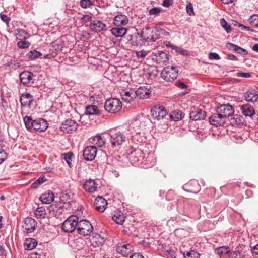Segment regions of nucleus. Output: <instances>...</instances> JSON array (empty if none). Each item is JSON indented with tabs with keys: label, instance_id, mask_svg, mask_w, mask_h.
Returning <instances> with one entry per match:
<instances>
[{
	"label": "nucleus",
	"instance_id": "1",
	"mask_svg": "<svg viewBox=\"0 0 258 258\" xmlns=\"http://www.w3.org/2000/svg\"><path fill=\"white\" fill-rule=\"evenodd\" d=\"M23 120L26 128L30 131L33 130L42 132L46 130L48 126L47 121L41 118L33 119L31 116H26Z\"/></svg>",
	"mask_w": 258,
	"mask_h": 258
},
{
	"label": "nucleus",
	"instance_id": "2",
	"mask_svg": "<svg viewBox=\"0 0 258 258\" xmlns=\"http://www.w3.org/2000/svg\"><path fill=\"white\" fill-rule=\"evenodd\" d=\"M78 220V217L76 216L72 215L69 217L62 223V229L67 233L73 232L76 228L77 229Z\"/></svg>",
	"mask_w": 258,
	"mask_h": 258
},
{
	"label": "nucleus",
	"instance_id": "3",
	"mask_svg": "<svg viewBox=\"0 0 258 258\" xmlns=\"http://www.w3.org/2000/svg\"><path fill=\"white\" fill-rule=\"evenodd\" d=\"M122 103L118 99L111 98L106 100L104 104V108L108 112L115 113L120 110Z\"/></svg>",
	"mask_w": 258,
	"mask_h": 258
},
{
	"label": "nucleus",
	"instance_id": "4",
	"mask_svg": "<svg viewBox=\"0 0 258 258\" xmlns=\"http://www.w3.org/2000/svg\"><path fill=\"white\" fill-rule=\"evenodd\" d=\"M161 75L162 78L167 82H171L176 79L178 76V71L174 66H168L163 69Z\"/></svg>",
	"mask_w": 258,
	"mask_h": 258
},
{
	"label": "nucleus",
	"instance_id": "5",
	"mask_svg": "<svg viewBox=\"0 0 258 258\" xmlns=\"http://www.w3.org/2000/svg\"><path fill=\"white\" fill-rule=\"evenodd\" d=\"M77 231L81 235H88L92 232L93 227L88 221L82 220L78 223Z\"/></svg>",
	"mask_w": 258,
	"mask_h": 258
},
{
	"label": "nucleus",
	"instance_id": "6",
	"mask_svg": "<svg viewBox=\"0 0 258 258\" xmlns=\"http://www.w3.org/2000/svg\"><path fill=\"white\" fill-rule=\"evenodd\" d=\"M78 126V124L75 120L67 119L62 122L60 129L64 133H72L77 130Z\"/></svg>",
	"mask_w": 258,
	"mask_h": 258
},
{
	"label": "nucleus",
	"instance_id": "7",
	"mask_svg": "<svg viewBox=\"0 0 258 258\" xmlns=\"http://www.w3.org/2000/svg\"><path fill=\"white\" fill-rule=\"evenodd\" d=\"M37 226V222L31 217H27L23 221L22 225L23 231L26 233L33 232Z\"/></svg>",
	"mask_w": 258,
	"mask_h": 258
},
{
	"label": "nucleus",
	"instance_id": "8",
	"mask_svg": "<svg viewBox=\"0 0 258 258\" xmlns=\"http://www.w3.org/2000/svg\"><path fill=\"white\" fill-rule=\"evenodd\" d=\"M126 136L120 132L110 134V142L113 147L120 146L125 142Z\"/></svg>",
	"mask_w": 258,
	"mask_h": 258
},
{
	"label": "nucleus",
	"instance_id": "9",
	"mask_svg": "<svg viewBox=\"0 0 258 258\" xmlns=\"http://www.w3.org/2000/svg\"><path fill=\"white\" fill-rule=\"evenodd\" d=\"M216 111L222 115L223 118L225 120L226 118L232 116L234 112L232 106L228 104L222 105L217 107Z\"/></svg>",
	"mask_w": 258,
	"mask_h": 258
},
{
	"label": "nucleus",
	"instance_id": "10",
	"mask_svg": "<svg viewBox=\"0 0 258 258\" xmlns=\"http://www.w3.org/2000/svg\"><path fill=\"white\" fill-rule=\"evenodd\" d=\"M151 114L154 119L159 120L166 116L167 112L163 107L154 106L151 110Z\"/></svg>",
	"mask_w": 258,
	"mask_h": 258
},
{
	"label": "nucleus",
	"instance_id": "11",
	"mask_svg": "<svg viewBox=\"0 0 258 258\" xmlns=\"http://www.w3.org/2000/svg\"><path fill=\"white\" fill-rule=\"evenodd\" d=\"M34 75L29 71H24L20 74L19 77L21 82L26 86H31L34 83Z\"/></svg>",
	"mask_w": 258,
	"mask_h": 258
},
{
	"label": "nucleus",
	"instance_id": "12",
	"mask_svg": "<svg viewBox=\"0 0 258 258\" xmlns=\"http://www.w3.org/2000/svg\"><path fill=\"white\" fill-rule=\"evenodd\" d=\"M97 148L95 146H89L85 148L83 152V157L85 160L92 161L96 157Z\"/></svg>",
	"mask_w": 258,
	"mask_h": 258
},
{
	"label": "nucleus",
	"instance_id": "13",
	"mask_svg": "<svg viewBox=\"0 0 258 258\" xmlns=\"http://www.w3.org/2000/svg\"><path fill=\"white\" fill-rule=\"evenodd\" d=\"M152 59L157 63L166 62L168 60V55L166 52L157 50L152 54Z\"/></svg>",
	"mask_w": 258,
	"mask_h": 258
},
{
	"label": "nucleus",
	"instance_id": "14",
	"mask_svg": "<svg viewBox=\"0 0 258 258\" xmlns=\"http://www.w3.org/2000/svg\"><path fill=\"white\" fill-rule=\"evenodd\" d=\"M210 123L215 126H222L225 122L222 115L216 111V113L210 116L209 118Z\"/></svg>",
	"mask_w": 258,
	"mask_h": 258
},
{
	"label": "nucleus",
	"instance_id": "15",
	"mask_svg": "<svg viewBox=\"0 0 258 258\" xmlns=\"http://www.w3.org/2000/svg\"><path fill=\"white\" fill-rule=\"evenodd\" d=\"M94 207L99 212L105 211L107 205V201L102 197H97L94 201Z\"/></svg>",
	"mask_w": 258,
	"mask_h": 258
},
{
	"label": "nucleus",
	"instance_id": "16",
	"mask_svg": "<svg viewBox=\"0 0 258 258\" xmlns=\"http://www.w3.org/2000/svg\"><path fill=\"white\" fill-rule=\"evenodd\" d=\"M90 28L92 31L95 32H98L106 30V26L101 21L94 20L91 22Z\"/></svg>",
	"mask_w": 258,
	"mask_h": 258
},
{
	"label": "nucleus",
	"instance_id": "17",
	"mask_svg": "<svg viewBox=\"0 0 258 258\" xmlns=\"http://www.w3.org/2000/svg\"><path fill=\"white\" fill-rule=\"evenodd\" d=\"M128 23V19L125 15L119 14L115 16L113 18V24L114 25L119 26H124Z\"/></svg>",
	"mask_w": 258,
	"mask_h": 258
},
{
	"label": "nucleus",
	"instance_id": "18",
	"mask_svg": "<svg viewBox=\"0 0 258 258\" xmlns=\"http://www.w3.org/2000/svg\"><path fill=\"white\" fill-rule=\"evenodd\" d=\"M206 116V112L201 109H194L190 113V118L195 121L203 120Z\"/></svg>",
	"mask_w": 258,
	"mask_h": 258
},
{
	"label": "nucleus",
	"instance_id": "19",
	"mask_svg": "<svg viewBox=\"0 0 258 258\" xmlns=\"http://www.w3.org/2000/svg\"><path fill=\"white\" fill-rule=\"evenodd\" d=\"M121 96L123 101L130 102L136 97V94L134 90H122L120 93Z\"/></svg>",
	"mask_w": 258,
	"mask_h": 258
},
{
	"label": "nucleus",
	"instance_id": "20",
	"mask_svg": "<svg viewBox=\"0 0 258 258\" xmlns=\"http://www.w3.org/2000/svg\"><path fill=\"white\" fill-rule=\"evenodd\" d=\"M97 184L95 180L89 179L86 181L83 184L84 190L89 193H94L96 191Z\"/></svg>",
	"mask_w": 258,
	"mask_h": 258
},
{
	"label": "nucleus",
	"instance_id": "21",
	"mask_svg": "<svg viewBox=\"0 0 258 258\" xmlns=\"http://www.w3.org/2000/svg\"><path fill=\"white\" fill-rule=\"evenodd\" d=\"M226 46L229 50L234 51L244 56L248 54V52L246 49L233 43H227Z\"/></svg>",
	"mask_w": 258,
	"mask_h": 258
},
{
	"label": "nucleus",
	"instance_id": "22",
	"mask_svg": "<svg viewBox=\"0 0 258 258\" xmlns=\"http://www.w3.org/2000/svg\"><path fill=\"white\" fill-rule=\"evenodd\" d=\"M135 91L136 97H139L140 99L148 98L151 93V91L145 86L140 87Z\"/></svg>",
	"mask_w": 258,
	"mask_h": 258
},
{
	"label": "nucleus",
	"instance_id": "23",
	"mask_svg": "<svg viewBox=\"0 0 258 258\" xmlns=\"http://www.w3.org/2000/svg\"><path fill=\"white\" fill-rule=\"evenodd\" d=\"M244 98L249 102H256L258 99V91L253 89L247 91L244 94Z\"/></svg>",
	"mask_w": 258,
	"mask_h": 258
},
{
	"label": "nucleus",
	"instance_id": "24",
	"mask_svg": "<svg viewBox=\"0 0 258 258\" xmlns=\"http://www.w3.org/2000/svg\"><path fill=\"white\" fill-rule=\"evenodd\" d=\"M131 247L129 244L118 243L116 246V251L124 256L128 255L131 253Z\"/></svg>",
	"mask_w": 258,
	"mask_h": 258
},
{
	"label": "nucleus",
	"instance_id": "25",
	"mask_svg": "<svg viewBox=\"0 0 258 258\" xmlns=\"http://www.w3.org/2000/svg\"><path fill=\"white\" fill-rule=\"evenodd\" d=\"M40 200L43 204H49L54 200V196L52 191L49 190L41 195Z\"/></svg>",
	"mask_w": 258,
	"mask_h": 258
},
{
	"label": "nucleus",
	"instance_id": "26",
	"mask_svg": "<svg viewBox=\"0 0 258 258\" xmlns=\"http://www.w3.org/2000/svg\"><path fill=\"white\" fill-rule=\"evenodd\" d=\"M33 101V96L28 93L23 94L20 99L22 106H30Z\"/></svg>",
	"mask_w": 258,
	"mask_h": 258
},
{
	"label": "nucleus",
	"instance_id": "27",
	"mask_svg": "<svg viewBox=\"0 0 258 258\" xmlns=\"http://www.w3.org/2000/svg\"><path fill=\"white\" fill-rule=\"evenodd\" d=\"M241 110L242 114L245 116L252 117L255 114L253 107L248 104L242 105Z\"/></svg>",
	"mask_w": 258,
	"mask_h": 258
},
{
	"label": "nucleus",
	"instance_id": "28",
	"mask_svg": "<svg viewBox=\"0 0 258 258\" xmlns=\"http://www.w3.org/2000/svg\"><path fill=\"white\" fill-rule=\"evenodd\" d=\"M112 35L116 37H122L124 36L127 32V29L121 26L114 27L111 30Z\"/></svg>",
	"mask_w": 258,
	"mask_h": 258
},
{
	"label": "nucleus",
	"instance_id": "29",
	"mask_svg": "<svg viewBox=\"0 0 258 258\" xmlns=\"http://www.w3.org/2000/svg\"><path fill=\"white\" fill-rule=\"evenodd\" d=\"M90 142L92 144L97 145L100 147L103 146L106 143L105 138L100 135H97L92 137L91 139Z\"/></svg>",
	"mask_w": 258,
	"mask_h": 258
},
{
	"label": "nucleus",
	"instance_id": "30",
	"mask_svg": "<svg viewBox=\"0 0 258 258\" xmlns=\"http://www.w3.org/2000/svg\"><path fill=\"white\" fill-rule=\"evenodd\" d=\"M90 240L92 244H95L98 246L103 245L105 242L104 237L97 233L93 234L90 238Z\"/></svg>",
	"mask_w": 258,
	"mask_h": 258
},
{
	"label": "nucleus",
	"instance_id": "31",
	"mask_svg": "<svg viewBox=\"0 0 258 258\" xmlns=\"http://www.w3.org/2000/svg\"><path fill=\"white\" fill-rule=\"evenodd\" d=\"M34 216L37 219H43L45 218L46 215V212L45 208L43 207H38L34 212Z\"/></svg>",
	"mask_w": 258,
	"mask_h": 258
},
{
	"label": "nucleus",
	"instance_id": "32",
	"mask_svg": "<svg viewBox=\"0 0 258 258\" xmlns=\"http://www.w3.org/2000/svg\"><path fill=\"white\" fill-rule=\"evenodd\" d=\"M37 241L33 238L27 239L24 243V247L26 250H31L37 246Z\"/></svg>",
	"mask_w": 258,
	"mask_h": 258
},
{
	"label": "nucleus",
	"instance_id": "33",
	"mask_svg": "<svg viewBox=\"0 0 258 258\" xmlns=\"http://www.w3.org/2000/svg\"><path fill=\"white\" fill-rule=\"evenodd\" d=\"M156 163L155 158L152 155H149L143 162L145 168H148L153 167Z\"/></svg>",
	"mask_w": 258,
	"mask_h": 258
},
{
	"label": "nucleus",
	"instance_id": "34",
	"mask_svg": "<svg viewBox=\"0 0 258 258\" xmlns=\"http://www.w3.org/2000/svg\"><path fill=\"white\" fill-rule=\"evenodd\" d=\"M112 219L118 224H122L125 221V216L120 212H116L112 217Z\"/></svg>",
	"mask_w": 258,
	"mask_h": 258
},
{
	"label": "nucleus",
	"instance_id": "35",
	"mask_svg": "<svg viewBox=\"0 0 258 258\" xmlns=\"http://www.w3.org/2000/svg\"><path fill=\"white\" fill-rule=\"evenodd\" d=\"M184 116V114L183 113L181 110H175L172 111L170 115V118L172 120L175 121H178Z\"/></svg>",
	"mask_w": 258,
	"mask_h": 258
},
{
	"label": "nucleus",
	"instance_id": "36",
	"mask_svg": "<svg viewBox=\"0 0 258 258\" xmlns=\"http://www.w3.org/2000/svg\"><path fill=\"white\" fill-rule=\"evenodd\" d=\"M99 113V109L96 105H90L86 107L85 113L88 115H96Z\"/></svg>",
	"mask_w": 258,
	"mask_h": 258
},
{
	"label": "nucleus",
	"instance_id": "37",
	"mask_svg": "<svg viewBox=\"0 0 258 258\" xmlns=\"http://www.w3.org/2000/svg\"><path fill=\"white\" fill-rule=\"evenodd\" d=\"M41 53L36 50H33L29 51L26 55L27 58L30 60H34L38 58L41 55Z\"/></svg>",
	"mask_w": 258,
	"mask_h": 258
},
{
	"label": "nucleus",
	"instance_id": "38",
	"mask_svg": "<svg viewBox=\"0 0 258 258\" xmlns=\"http://www.w3.org/2000/svg\"><path fill=\"white\" fill-rule=\"evenodd\" d=\"M157 30H155L151 31L149 36L146 37L144 36V39L148 41L155 42L157 39H158V36L157 33Z\"/></svg>",
	"mask_w": 258,
	"mask_h": 258
},
{
	"label": "nucleus",
	"instance_id": "39",
	"mask_svg": "<svg viewBox=\"0 0 258 258\" xmlns=\"http://www.w3.org/2000/svg\"><path fill=\"white\" fill-rule=\"evenodd\" d=\"M220 24L227 33H229L231 32V27L230 25L227 22V21L224 18L221 19Z\"/></svg>",
	"mask_w": 258,
	"mask_h": 258
},
{
	"label": "nucleus",
	"instance_id": "40",
	"mask_svg": "<svg viewBox=\"0 0 258 258\" xmlns=\"http://www.w3.org/2000/svg\"><path fill=\"white\" fill-rule=\"evenodd\" d=\"M46 181L45 176L40 177L36 181L33 183L31 186L33 189L37 188L40 185Z\"/></svg>",
	"mask_w": 258,
	"mask_h": 258
},
{
	"label": "nucleus",
	"instance_id": "41",
	"mask_svg": "<svg viewBox=\"0 0 258 258\" xmlns=\"http://www.w3.org/2000/svg\"><path fill=\"white\" fill-rule=\"evenodd\" d=\"M249 21L251 25L258 27V15L253 14L251 15L249 19Z\"/></svg>",
	"mask_w": 258,
	"mask_h": 258
},
{
	"label": "nucleus",
	"instance_id": "42",
	"mask_svg": "<svg viewBox=\"0 0 258 258\" xmlns=\"http://www.w3.org/2000/svg\"><path fill=\"white\" fill-rule=\"evenodd\" d=\"M198 253L193 250L184 253V257L185 258H198Z\"/></svg>",
	"mask_w": 258,
	"mask_h": 258
},
{
	"label": "nucleus",
	"instance_id": "43",
	"mask_svg": "<svg viewBox=\"0 0 258 258\" xmlns=\"http://www.w3.org/2000/svg\"><path fill=\"white\" fill-rule=\"evenodd\" d=\"M80 5L83 8H87L92 6L93 3L90 0H81Z\"/></svg>",
	"mask_w": 258,
	"mask_h": 258
},
{
	"label": "nucleus",
	"instance_id": "44",
	"mask_svg": "<svg viewBox=\"0 0 258 258\" xmlns=\"http://www.w3.org/2000/svg\"><path fill=\"white\" fill-rule=\"evenodd\" d=\"M30 44L29 42L23 40L17 43V46L21 49L27 48L29 47Z\"/></svg>",
	"mask_w": 258,
	"mask_h": 258
},
{
	"label": "nucleus",
	"instance_id": "45",
	"mask_svg": "<svg viewBox=\"0 0 258 258\" xmlns=\"http://www.w3.org/2000/svg\"><path fill=\"white\" fill-rule=\"evenodd\" d=\"M243 253L239 251L232 252L230 255V258H243Z\"/></svg>",
	"mask_w": 258,
	"mask_h": 258
},
{
	"label": "nucleus",
	"instance_id": "46",
	"mask_svg": "<svg viewBox=\"0 0 258 258\" xmlns=\"http://www.w3.org/2000/svg\"><path fill=\"white\" fill-rule=\"evenodd\" d=\"M70 199V196L66 192H62L60 196V200L63 203H66Z\"/></svg>",
	"mask_w": 258,
	"mask_h": 258
},
{
	"label": "nucleus",
	"instance_id": "47",
	"mask_svg": "<svg viewBox=\"0 0 258 258\" xmlns=\"http://www.w3.org/2000/svg\"><path fill=\"white\" fill-rule=\"evenodd\" d=\"M72 154L71 153H68L63 154V159L65 160L66 162L69 167H71V158H72Z\"/></svg>",
	"mask_w": 258,
	"mask_h": 258
},
{
	"label": "nucleus",
	"instance_id": "48",
	"mask_svg": "<svg viewBox=\"0 0 258 258\" xmlns=\"http://www.w3.org/2000/svg\"><path fill=\"white\" fill-rule=\"evenodd\" d=\"M186 12L189 15L194 14V8L191 3H188L186 7Z\"/></svg>",
	"mask_w": 258,
	"mask_h": 258
},
{
	"label": "nucleus",
	"instance_id": "49",
	"mask_svg": "<svg viewBox=\"0 0 258 258\" xmlns=\"http://www.w3.org/2000/svg\"><path fill=\"white\" fill-rule=\"evenodd\" d=\"M6 158V152L4 150L0 149V164L3 163Z\"/></svg>",
	"mask_w": 258,
	"mask_h": 258
},
{
	"label": "nucleus",
	"instance_id": "50",
	"mask_svg": "<svg viewBox=\"0 0 258 258\" xmlns=\"http://www.w3.org/2000/svg\"><path fill=\"white\" fill-rule=\"evenodd\" d=\"M148 52L146 51H140L136 52L137 56L138 58H144L148 54Z\"/></svg>",
	"mask_w": 258,
	"mask_h": 258
},
{
	"label": "nucleus",
	"instance_id": "51",
	"mask_svg": "<svg viewBox=\"0 0 258 258\" xmlns=\"http://www.w3.org/2000/svg\"><path fill=\"white\" fill-rule=\"evenodd\" d=\"M0 17H1V20L3 22H5L6 24H8L11 20L10 17H9L7 15L4 14L3 13L0 14Z\"/></svg>",
	"mask_w": 258,
	"mask_h": 258
},
{
	"label": "nucleus",
	"instance_id": "52",
	"mask_svg": "<svg viewBox=\"0 0 258 258\" xmlns=\"http://www.w3.org/2000/svg\"><path fill=\"white\" fill-rule=\"evenodd\" d=\"M160 11L161 10L159 8L154 7L150 9L149 12L150 15H156L159 13Z\"/></svg>",
	"mask_w": 258,
	"mask_h": 258
},
{
	"label": "nucleus",
	"instance_id": "53",
	"mask_svg": "<svg viewBox=\"0 0 258 258\" xmlns=\"http://www.w3.org/2000/svg\"><path fill=\"white\" fill-rule=\"evenodd\" d=\"M166 255L168 258H176V254L173 250H167L166 251Z\"/></svg>",
	"mask_w": 258,
	"mask_h": 258
},
{
	"label": "nucleus",
	"instance_id": "54",
	"mask_svg": "<svg viewBox=\"0 0 258 258\" xmlns=\"http://www.w3.org/2000/svg\"><path fill=\"white\" fill-rule=\"evenodd\" d=\"M219 55L216 53H210L209 54V58L210 59H215V60H218L220 59Z\"/></svg>",
	"mask_w": 258,
	"mask_h": 258
},
{
	"label": "nucleus",
	"instance_id": "55",
	"mask_svg": "<svg viewBox=\"0 0 258 258\" xmlns=\"http://www.w3.org/2000/svg\"><path fill=\"white\" fill-rule=\"evenodd\" d=\"M92 17L89 15H85L82 17L83 22L86 23L91 20Z\"/></svg>",
	"mask_w": 258,
	"mask_h": 258
},
{
	"label": "nucleus",
	"instance_id": "56",
	"mask_svg": "<svg viewBox=\"0 0 258 258\" xmlns=\"http://www.w3.org/2000/svg\"><path fill=\"white\" fill-rule=\"evenodd\" d=\"M173 4V0H164L163 6L165 7H169Z\"/></svg>",
	"mask_w": 258,
	"mask_h": 258
},
{
	"label": "nucleus",
	"instance_id": "57",
	"mask_svg": "<svg viewBox=\"0 0 258 258\" xmlns=\"http://www.w3.org/2000/svg\"><path fill=\"white\" fill-rule=\"evenodd\" d=\"M175 85L178 87L184 89L187 87V86L184 84L182 82L178 81L176 82Z\"/></svg>",
	"mask_w": 258,
	"mask_h": 258
},
{
	"label": "nucleus",
	"instance_id": "58",
	"mask_svg": "<svg viewBox=\"0 0 258 258\" xmlns=\"http://www.w3.org/2000/svg\"><path fill=\"white\" fill-rule=\"evenodd\" d=\"M238 76L245 78H248L251 76V75L249 73L240 72Z\"/></svg>",
	"mask_w": 258,
	"mask_h": 258
},
{
	"label": "nucleus",
	"instance_id": "59",
	"mask_svg": "<svg viewBox=\"0 0 258 258\" xmlns=\"http://www.w3.org/2000/svg\"><path fill=\"white\" fill-rule=\"evenodd\" d=\"M175 50L176 51L179 52L180 54L182 55H186L187 54V51L185 50H184L180 47H176Z\"/></svg>",
	"mask_w": 258,
	"mask_h": 258
},
{
	"label": "nucleus",
	"instance_id": "60",
	"mask_svg": "<svg viewBox=\"0 0 258 258\" xmlns=\"http://www.w3.org/2000/svg\"><path fill=\"white\" fill-rule=\"evenodd\" d=\"M26 32L24 30L22 29H17V33H16V35L18 36H22L23 34H25Z\"/></svg>",
	"mask_w": 258,
	"mask_h": 258
},
{
	"label": "nucleus",
	"instance_id": "61",
	"mask_svg": "<svg viewBox=\"0 0 258 258\" xmlns=\"http://www.w3.org/2000/svg\"><path fill=\"white\" fill-rule=\"evenodd\" d=\"M130 258H144L141 254L137 253H134L130 256Z\"/></svg>",
	"mask_w": 258,
	"mask_h": 258
},
{
	"label": "nucleus",
	"instance_id": "62",
	"mask_svg": "<svg viewBox=\"0 0 258 258\" xmlns=\"http://www.w3.org/2000/svg\"><path fill=\"white\" fill-rule=\"evenodd\" d=\"M252 252L253 253L258 255V244L253 247Z\"/></svg>",
	"mask_w": 258,
	"mask_h": 258
},
{
	"label": "nucleus",
	"instance_id": "63",
	"mask_svg": "<svg viewBox=\"0 0 258 258\" xmlns=\"http://www.w3.org/2000/svg\"><path fill=\"white\" fill-rule=\"evenodd\" d=\"M228 58L232 60H237V57L233 54H230L228 56Z\"/></svg>",
	"mask_w": 258,
	"mask_h": 258
},
{
	"label": "nucleus",
	"instance_id": "64",
	"mask_svg": "<svg viewBox=\"0 0 258 258\" xmlns=\"http://www.w3.org/2000/svg\"><path fill=\"white\" fill-rule=\"evenodd\" d=\"M252 50L254 51L258 52V43L254 44L252 48Z\"/></svg>",
	"mask_w": 258,
	"mask_h": 258
}]
</instances>
